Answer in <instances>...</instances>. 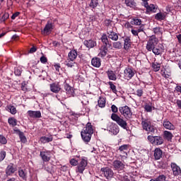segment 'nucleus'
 I'll list each match as a JSON object with an SVG mask.
<instances>
[{
    "instance_id": "f03ea898",
    "label": "nucleus",
    "mask_w": 181,
    "mask_h": 181,
    "mask_svg": "<svg viewBox=\"0 0 181 181\" xmlns=\"http://www.w3.org/2000/svg\"><path fill=\"white\" fill-rule=\"evenodd\" d=\"M93 134H94V129L93 128V124H91V122H88L86 127H83L82 131L81 132V136L83 142H86V144H88V142L91 141Z\"/></svg>"
},
{
    "instance_id": "052dcab7",
    "label": "nucleus",
    "mask_w": 181,
    "mask_h": 181,
    "mask_svg": "<svg viewBox=\"0 0 181 181\" xmlns=\"http://www.w3.org/2000/svg\"><path fill=\"white\" fill-rule=\"evenodd\" d=\"M21 15V12L17 11L16 13H14L12 16H11V19L13 21H15V19H16V18H18V16Z\"/></svg>"
},
{
    "instance_id": "4be33fe9",
    "label": "nucleus",
    "mask_w": 181,
    "mask_h": 181,
    "mask_svg": "<svg viewBox=\"0 0 181 181\" xmlns=\"http://www.w3.org/2000/svg\"><path fill=\"white\" fill-rule=\"evenodd\" d=\"M109 131L113 134V135H117L119 133V127H118L117 124L112 123L110 125Z\"/></svg>"
},
{
    "instance_id": "8fccbe9b",
    "label": "nucleus",
    "mask_w": 181,
    "mask_h": 181,
    "mask_svg": "<svg viewBox=\"0 0 181 181\" xmlns=\"http://www.w3.org/2000/svg\"><path fill=\"white\" fill-rule=\"evenodd\" d=\"M136 95L137 97H142L144 95V89L142 88L137 89L136 90Z\"/></svg>"
},
{
    "instance_id": "13d9d810",
    "label": "nucleus",
    "mask_w": 181,
    "mask_h": 181,
    "mask_svg": "<svg viewBox=\"0 0 181 181\" xmlns=\"http://www.w3.org/2000/svg\"><path fill=\"white\" fill-rule=\"evenodd\" d=\"M40 60L42 64H46V63H47V58L45 56H42Z\"/></svg>"
},
{
    "instance_id": "4468645a",
    "label": "nucleus",
    "mask_w": 181,
    "mask_h": 181,
    "mask_svg": "<svg viewBox=\"0 0 181 181\" xmlns=\"http://www.w3.org/2000/svg\"><path fill=\"white\" fill-rule=\"evenodd\" d=\"M151 52H153V53L156 56H162V53H163V52H165V47L163 45L159 44L155 48H153L151 49Z\"/></svg>"
},
{
    "instance_id": "338daca9",
    "label": "nucleus",
    "mask_w": 181,
    "mask_h": 181,
    "mask_svg": "<svg viewBox=\"0 0 181 181\" xmlns=\"http://www.w3.org/2000/svg\"><path fill=\"white\" fill-rule=\"evenodd\" d=\"M175 91H177V93H181V86H177L175 87Z\"/></svg>"
},
{
    "instance_id": "680f3d73",
    "label": "nucleus",
    "mask_w": 181,
    "mask_h": 181,
    "mask_svg": "<svg viewBox=\"0 0 181 181\" xmlns=\"http://www.w3.org/2000/svg\"><path fill=\"white\" fill-rule=\"evenodd\" d=\"M36 52H37V48L35 46H33L29 50V53L30 54L36 53Z\"/></svg>"
},
{
    "instance_id": "79ce46f5",
    "label": "nucleus",
    "mask_w": 181,
    "mask_h": 181,
    "mask_svg": "<svg viewBox=\"0 0 181 181\" xmlns=\"http://www.w3.org/2000/svg\"><path fill=\"white\" fill-rule=\"evenodd\" d=\"M151 67L153 71H159L160 70V64L158 62H153Z\"/></svg>"
},
{
    "instance_id": "a211bd4d",
    "label": "nucleus",
    "mask_w": 181,
    "mask_h": 181,
    "mask_svg": "<svg viewBox=\"0 0 181 181\" xmlns=\"http://www.w3.org/2000/svg\"><path fill=\"white\" fill-rule=\"evenodd\" d=\"M129 149V144H124L122 146H120L118 148V151L119 153H121L120 156H128V153H127V151Z\"/></svg>"
},
{
    "instance_id": "7c9ffc66",
    "label": "nucleus",
    "mask_w": 181,
    "mask_h": 181,
    "mask_svg": "<svg viewBox=\"0 0 181 181\" xmlns=\"http://www.w3.org/2000/svg\"><path fill=\"white\" fill-rule=\"evenodd\" d=\"M100 52L98 54L100 57H105L107 56V53H108V47L102 46L100 49Z\"/></svg>"
},
{
    "instance_id": "f704fd0d",
    "label": "nucleus",
    "mask_w": 181,
    "mask_h": 181,
    "mask_svg": "<svg viewBox=\"0 0 181 181\" xmlns=\"http://www.w3.org/2000/svg\"><path fill=\"white\" fill-rule=\"evenodd\" d=\"M64 64L65 66H67L68 67H69L70 69H73V67H74L76 66V64H77L76 62H74V60H71L70 59H67L65 62H64Z\"/></svg>"
},
{
    "instance_id": "4c0bfd02",
    "label": "nucleus",
    "mask_w": 181,
    "mask_h": 181,
    "mask_svg": "<svg viewBox=\"0 0 181 181\" xmlns=\"http://www.w3.org/2000/svg\"><path fill=\"white\" fill-rule=\"evenodd\" d=\"M107 74L109 80H112L113 81H115V80H117V75H115L114 71H107Z\"/></svg>"
},
{
    "instance_id": "5fc2aeb1",
    "label": "nucleus",
    "mask_w": 181,
    "mask_h": 181,
    "mask_svg": "<svg viewBox=\"0 0 181 181\" xmlns=\"http://www.w3.org/2000/svg\"><path fill=\"white\" fill-rule=\"evenodd\" d=\"M14 74L16 76H21L22 74V69L21 68H15Z\"/></svg>"
},
{
    "instance_id": "0eeeda50",
    "label": "nucleus",
    "mask_w": 181,
    "mask_h": 181,
    "mask_svg": "<svg viewBox=\"0 0 181 181\" xmlns=\"http://www.w3.org/2000/svg\"><path fill=\"white\" fill-rule=\"evenodd\" d=\"M148 141L152 144V145H162L164 142L165 140L163 139V137L160 136H148L147 137Z\"/></svg>"
},
{
    "instance_id": "1a4fd4ad",
    "label": "nucleus",
    "mask_w": 181,
    "mask_h": 181,
    "mask_svg": "<svg viewBox=\"0 0 181 181\" xmlns=\"http://www.w3.org/2000/svg\"><path fill=\"white\" fill-rule=\"evenodd\" d=\"M100 171L102 175L107 180L111 179L114 176V171L108 167L102 168Z\"/></svg>"
},
{
    "instance_id": "393cba45",
    "label": "nucleus",
    "mask_w": 181,
    "mask_h": 181,
    "mask_svg": "<svg viewBox=\"0 0 181 181\" xmlns=\"http://www.w3.org/2000/svg\"><path fill=\"white\" fill-rule=\"evenodd\" d=\"M83 44L88 49H93V47L97 45V42L93 40H86L83 42Z\"/></svg>"
},
{
    "instance_id": "58836bf2",
    "label": "nucleus",
    "mask_w": 181,
    "mask_h": 181,
    "mask_svg": "<svg viewBox=\"0 0 181 181\" xmlns=\"http://www.w3.org/2000/svg\"><path fill=\"white\" fill-rule=\"evenodd\" d=\"M6 110L7 111H9V112H11V114H12L13 115H15V114L18 112V111L16 110V107L12 105H7Z\"/></svg>"
},
{
    "instance_id": "6e6d98bb",
    "label": "nucleus",
    "mask_w": 181,
    "mask_h": 181,
    "mask_svg": "<svg viewBox=\"0 0 181 181\" xmlns=\"http://www.w3.org/2000/svg\"><path fill=\"white\" fill-rule=\"evenodd\" d=\"M144 110L146 112H152V106L151 105H145Z\"/></svg>"
},
{
    "instance_id": "603ef678",
    "label": "nucleus",
    "mask_w": 181,
    "mask_h": 181,
    "mask_svg": "<svg viewBox=\"0 0 181 181\" xmlns=\"http://www.w3.org/2000/svg\"><path fill=\"white\" fill-rule=\"evenodd\" d=\"M69 163L72 165V166H78V161L77 160H76L75 158H71L69 161Z\"/></svg>"
},
{
    "instance_id": "2eb2a0df",
    "label": "nucleus",
    "mask_w": 181,
    "mask_h": 181,
    "mask_svg": "<svg viewBox=\"0 0 181 181\" xmlns=\"http://www.w3.org/2000/svg\"><path fill=\"white\" fill-rule=\"evenodd\" d=\"M49 89L52 93H54V94L59 93L62 90V86H60L59 83H52L49 84Z\"/></svg>"
},
{
    "instance_id": "864d4df0",
    "label": "nucleus",
    "mask_w": 181,
    "mask_h": 181,
    "mask_svg": "<svg viewBox=\"0 0 181 181\" xmlns=\"http://www.w3.org/2000/svg\"><path fill=\"white\" fill-rule=\"evenodd\" d=\"M7 19H9V13H4L1 21V22H5Z\"/></svg>"
},
{
    "instance_id": "c756f323",
    "label": "nucleus",
    "mask_w": 181,
    "mask_h": 181,
    "mask_svg": "<svg viewBox=\"0 0 181 181\" xmlns=\"http://www.w3.org/2000/svg\"><path fill=\"white\" fill-rule=\"evenodd\" d=\"M77 50L76 49H72L71 50L69 54H68V59H69L70 60H75L77 59Z\"/></svg>"
},
{
    "instance_id": "a878e982",
    "label": "nucleus",
    "mask_w": 181,
    "mask_h": 181,
    "mask_svg": "<svg viewBox=\"0 0 181 181\" xmlns=\"http://www.w3.org/2000/svg\"><path fill=\"white\" fill-rule=\"evenodd\" d=\"M91 64L93 67L99 68L101 66V59L98 57L93 58L91 60Z\"/></svg>"
},
{
    "instance_id": "ea45409f",
    "label": "nucleus",
    "mask_w": 181,
    "mask_h": 181,
    "mask_svg": "<svg viewBox=\"0 0 181 181\" xmlns=\"http://www.w3.org/2000/svg\"><path fill=\"white\" fill-rule=\"evenodd\" d=\"M131 25H134L136 26H141V25H142V20L139 19L137 18H132L131 21Z\"/></svg>"
},
{
    "instance_id": "774afa93",
    "label": "nucleus",
    "mask_w": 181,
    "mask_h": 181,
    "mask_svg": "<svg viewBox=\"0 0 181 181\" xmlns=\"http://www.w3.org/2000/svg\"><path fill=\"white\" fill-rule=\"evenodd\" d=\"M177 39L178 40L179 43L181 44V34L177 35Z\"/></svg>"
},
{
    "instance_id": "dca6fc26",
    "label": "nucleus",
    "mask_w": 181,
    "mask_h": 181,
    "mask_svg": "<svg viewBox=\"0 0 181 181\" xmlns=\"http://www.w3.org/2000/svg\"><path fill=\"white\" fill-rule=\"evenodd\" d=\"M50 153H51L50 151H47V150L40 151V156L43 160V162H49L50 160L51 159Z\"/></svg>"
},
{
    "instance_id": "a18cd8bd",
    "label": "nucleus",
    "mask_w": 181,
    "mask_h": 181,
    "mask_svg": "<svg viewBox=\"0 0 181 181\" xmlns=\"http://www.w3.org/2000/svg\"><path fill=\"white\" fill-rule=\"evenodd\" d=\"M108 84L110 86V90H112V93H114V94H117V86H115V85H114V83L112 81L108 82Z\"/></svg>"
},
{
    "instance_id": "f257e3e1",
    "label": "nucleus",
    "mask_w": 181,
    "mask_h": 181,
    "mask_svg": "<svg viewBox=\"0 0 181 181\" xmlns=\"http://www.w3.org/2000/svg\"><path fill=\"white\" fill-rule=\"evenodd\" d=\"M111 110L113 113L111 115V119L112 121H115L123 129H126V131H128V123L127 122V120L124 119V118L119 117L117 114L118 112V107L115 105H112Z\"/></svg>"
},
{
    "instance_id": "a19ab883",
    "label": "nucleus",
    "mask_w": 181,
    "mask_h": 181,
    "mask_svg": "<svg viewBox=\"0 0 181 181\" xmlns=\"http://www.w3.org/2000/svg\"><path fill=\"white\" fill-rule=\"evenodd\" d=\"M98 104L100 108H104L105 107V98L100 97L98 100Z\"/></svg>"
},
{
    "instance_id": "cd10ccee",
    "label": "nucleus",
    "mask_w": 181,
    "mask_h": 181,
    "mask_svg": "<svg viewBox=\"0 0 181 181\" xmlns=\"http://www.w3.org/2000/svg\"><path fill=\"white\" fill-rule=\"evenodd\" d=\"M105 26H106V32L108 30H112L114 27L112 26V21L110 19H106L104 21Z\"/></svg>"
},
{
    "instance_id": "09e8293b",
    "label": "nucleus",
    "mask_w": 181,
    "mask_h": 181,
    "mask_svg": "<svg viewBox=\"0 0 181 181\" xmlns=\"http://www.w3.org/2000/svg\"><path fill=\"white\" fill-rule=\"evenodd\" d=\"M0 144L2 145H6V144H8V140H6V138L2 134L0 135Z\"/></svg>"
},
{
    "instance_id": "4d7b16f0",
    "label": "nucleus",
    "mask_w": 181,
    "mask_h": 181,
    "mask_svg": "<svg viewBox=\"0 0 181 181\" xmlns=\"http://www.w3.org/2000/svg\"><path fill=\"white\" fill-rule=\"evenodd\" d=\"M54 67L56 71H57V73H60V70L62 69V66L60 65V64H59V63L54 64Z\"/></svg>"
},
{
    "instance_id": "20e7f679",
    "label": "nucleus",
    "mask_w": 181,
    "mask_h": 181,
    "mask_svg": "<svg viewBox=\"0 0 181 181\" xmlns=\"http://www.w3.org/2000/svg\"><path fill=\"white\" fill-rule=\"evenodd\" d=\"M141 125L143 129L148 132V134H151V135H153V134H155V132L157 131L156 127L153 126V124H152V122H151V121L148 119L142 121Z\"/></svg>"
},
{
    "instance_id": "bb28decb",
    "label": "nucleus",
    "mask_w": 181,
    "mask_h": 181,
    "mask_svg": "<svg viewBox=\"0 0 181 181\" xmlns=\"http://www.w3.org/2000/svg\"><path fill=\"white\" fill-rule=\"evenodd\" d=\"M163 139H166V141H168V142H170L172 141V138H173V134L169 131H164L163 134Z\"/></svg>"
},
{
    "instance_id": "3c124183",
    "label": "nucleus",
    "mask_w": 181,
    "mask_h": 181,
    "mask_svg": "<svg viewBox=\"0 0 181 181\" xmlns=\"http://www.w3.org/2000/svg\"><path fill=\"white\" fill-rule=\"evenodd\" d=\"M5 158H6V151H1L0 152V162H2V160H4V159H5Z\"/></svg>"
},
{
    "instance_id": "bf43d9fd",
    "label": "nucleus",
    "mask_w": 181,
    "mask_h": 181,
    "mask_svg": "<svg viewBox=\"0 0 181 181\" xmlns=\"http://www.w3.org/2000/svg\"><path fill=\"white\" fill-rule=\"evenodd\" d=\"M153 30L155 35H159L160 33V27H156L153 28Z\"/></svg>"
},
{
    "instance_id": "2f4dec72",
    "label": "nucleus",
    "mask_w": 181,
    "mask_h": 181,
    "mask_svg": "<svg viewBox=\"0 0 181 181\" xmlns=\"http://www.w3.org/2000/svg\"><path fill=\"white\" fill-rule=\"evenodd\" d=\"M101 41H102V43H103V45L102 46H105V47H107V46H109L110 41L108 40V35L107 34L103 33L102 35Z\"/></svg>"
},
{
    "instance_id": "412c9836",
    "label": "nucleus",
    "mask_w": 181,
    "mask_h": 181,
    "mask_svg": "<svg viewBox=\"0 0 181 181\" xmlns=\"http://www.w3.org/2000/svg\"><path fill=\"white\" fill-rule=\"evenodd\" d=\"M163 126L164 127V128H165V129H169L170 131H175V129H176L175 125H173V124H172V122H170L168 119L163 120Z\"/></svg>"
},
{
    "instance_id": "f8f14e48",
    "label": "nucleus",
    "mask_w": 181,
    "mask_h": 181,
    "mask_svg": "<svg viewBox=\"0 0 181 181\" xmlns=\"http://www.w3.org/2000/svg\"><path fill=\"white\" fill-rule=\"evenodd\" d=\"M112 166L115 170H124L125 169V165L119 160H115L112 163Z\"/></svg>"
},
{
    "instance_id": "9d476101",
    "label": "nucleus",
    "mask_w": 181,
    "mask_h": 181,
    "mask_svg": "<svg viewBox=\"0 0 181 181\" xmlns=\"http://www.w3.org/2000/svg\"><path fill=\"white\" fill-rule=\"evenodd\" d=\"M53 23L52 21H48L47 24L45 25V27L44 28L43 30H42V35H49L50 33H52V30H53Z\"/></svg>"
},
{
    "instance_id": "de8ad7c7",
    "label": "nucleus",
    "mask_w": 181,
    "mask_h": 181,
    "mask_svg": "<svg viewBox=\"0 0 181 181\" xmlns=\"http://www.w3.org/2000/svg\"><path fill=\"white\" fill-rule=\"evenodd\" d=\"M19 138L21 139V142L23 144H26V142H28V139H26V136L23 132L19 135Z\"/></svg>"
},
{
    "instance_id": "e433bc0d",
    "label": "nucleus",
    "mask_w": 181,
    "mask_h": 181,
    "mask_svg": "<svg viewBox=\"0 0 181 181\" xmlns=\"http://www.w3.org/2000/svg\"><path fill=\"white\" fill-rule=\"evenodd\" d=\"M53 141V137H46V136H41L40 138V142L41 144H47L49 142H52Z\"/></svg>"
},
{
    "instance_id": "69168bd1",
    "label": "nucleus",
    "mask_w": 181,
    "mask_h": 181,
    "mask_svg": "<svg viewBox=\"0 0 181 181\" xmlns=\"http://www.w3.org/2000/svg\"><path fill=\"white\" fill-rule=\"evenodd\" d=\"M67 169H68V168H67L66 165H63V166L61 167V170L62 172H67Z\"/></svg>"
},
{
    "instance_id": "423d86ee",
    "label": "nucleus",
    "mask_w": 181,
    "mask_h": 181,
    "mask_svg": "<svg viewBox=\"0 0 181 181\" xmlns=\"http://www.w3.org/2000/svg\"><path fill=\"white\" fill-rule=\"evenodd\" d=\"M158 43H159V40H158L156 36L152 35L151 37H150L146 47L148 52H152V49L158 46Z\"/></svg>"
},
{
    "instance_id": "9b49d317",
    "label": "nucleus",
    "mask_w": 181,
    "mask_h": 181,
    "mask_svg": "<svg viewBox=\"0 0 181 181\" xmlns=\"http://www.w3.org/2000/svg\"><path fill=\"white\" fill-rule=\"evenodd\" d=\"M64 88L66 91V93L68 94L69 97H74L75 93L74 89L71 87L69 83H67L66 81L64 82Z\"/></svg>"
},
{
    "instance_id": "473e14b6",
    "label": "nucleus",
    "mask_w": 181,
    "mask_h": 181,
    "mask_svg": "<svg viewBox=\"0 0 181 181\" xmlns=\"http://www.w3.org/2000/svg\"><path fill=\"white\" fill-rule=\"evenodd\" d=\"M163 152L162 150L159 148H156L154 151V158L156 160H159L162 158Z\"/></svg>"
},
{
    "instance_id": "6e6552de",
    "label": "nucleus",
    "mask_w": 181,
    "mask_h": 181,
    "mask_svg": "<svg viewBox=\"0 0 181 181\" xmlns=\"http://www.w3.org/2000/svg\"><path fill=\"white\" fill-rule=\"evenodd\" d=\"M16 170H18V168L16 167V165H15V164L11 163L6 167V168L5 170V173H6V177H8V176H13V173H15V172H16Z\"/></svg>"
},
{
    "instance_id": "72a5a7b5",
    "label": "nucleus",
    "mask_w": 181,
    "mask_h": 181,
    "mask_svg": "<svg viewBox=\"0 0 181 181\" xmlns=\"http://www.w3.org/2000/svg\"><path fill=\"white\" fill-rule=\"evenodd\" d=\"M124 4L129 8H136V2H135V0H124Z\"/></svg>"
},
{
    "instance_id": "b1692460",
    "label": "nucleus",
    "mask_w": 181,
    "mask_h": 181,
    "mask_svg": "<svg viewBox=\"0 0 181 181\" xmlns=\"http://www.w3.org/2000/svg\"><path fill=\"white\" fill-rule=\"evenodd\" d=\"M124 49L127 52L131 49V46L132 45V42L131 41V37H126L124 40Z\"/></svg>"
},
{
    "instance_id": "aec40b11",
    "label": "nucleus",
    "mask_w": 181,
    "mask_h": 181,
    "mask_svg": "<svg viewBox=\"0 0 181 181\" xmlns=\"http://www.w3.org/2000/svg\"><path fill=\"white\" fill-rule=\"evenodd\" d=\"M27 114L30 118H42V112L40 110H28Z\"/></svg>"
},
{
    "instance_id": "c9c22d12",
    "label": "nucleus",
    "mask_w": 181,
    "mask_h": 181,
    "mask_svg": "<svg viewBox=\"0 0 181 181\" xmlns=\"http://www.w3.org/2000/svg\"><path fill=\"white\" fill-rule=\"evenodd\" d=\"M155 19L156 21H159L160 22L166 19V16L165 15V13L160 12L155 15Z\"/></svg>"
},
{
    "instance_id": "5701e85b",
    "label": "nucleus",
    "mask_w": 181,
    "mask_h": 181,
    "mask_svg": "<svg viewBox=\"0 0 181 181\" xmlns=\"http://www.w3.org/2000/svg\"><path fill=\"white\" fill-rule=\"evenodd\" d=\"M143 6L146 8L147 13H149V12H153V13H156V10L158 9V6L155 4L149 5L148 3L147 5Z\"/></svg>"
},
{
    "instance_id": "49530a36",
    "label": "nucleus",
    "mask_w": 181,
    "mask_h": 181,
    "mask_svg": "<svg viewBox=\"0 0 181 181\" xmlns=\"http://www.w3.org/2000/svg\"><path fill=\"white\" fill-rule=\"evenodd\" d=\"M113 47L114 49H117L118 50H119V49H122V43H121V42L119 41L115 42H113Z\"/></svg>"
},
{
    "instance_id": "37998d69",
    "label": "nucleus",
    "mask_w": 181,
    "mask_h": 181,
    "mask_svg": "<svg viewBox=\"0 0 181 181\" xmlns=\"http://www.w3.org/2000/svg\"><path fill=\"white\" fill-rule=\"evenodd\" d=\"M89 6L92 8V9H95V8L98 6V0H90Z\"/></svg>"
},
{
    "instance_id": "6ab92c4d",
    "label": "nucleus",
    "mask_w": 181,
    "mask_h": 181,
    "mask_svg": "<svg viewBox=\"0 0 181 181\" xmlns=\"http://www.w3.org/2000/svg\"><path fill=\"white\" fill-rule=\"evenodd\" d=\"M135 76V72L131 68H126L124 69V78L126 80H131Z\"/></svg>"
},
{
    "instance_id": "c85d7f7f",
    "label": "nucleus",
    "mask_w": 181,
    "mask_h": 181,
    "mask_svg": "<svg viewBox=\"0 0 181 181\" xmlns=\"http://www.w3.org/2000/svg\"><path fill=\"white\" fill-rule=\"evenodd\" d=\"M18 176L23 179V180H28V173H26L25 170L18 169Z\"/></svg>"
},
{
    "instance_id": "e2e57ef3",
    "label": "nucleus",
    "mask_w": 181,
    "mask_h": 181,
    "mask_svg": "<svg viewBox=\"0 0 181 181\" xmlns=\"http://www.w3.org/2000/svg\"><path fill=\"white\" fill-rule=\"evenodd\" d=\"M21 90L23 91H28V88H26V84H25L24 83L21 84Z\"/></svg>"
},
{
    "instance_id": "7ed1b4c3",
    "label": "nucleus",
    "mask_w": 181,
    "mask_h": 181,
    "mask_svg": "<svg viewBox=\"0 0 181 181\" xmlns=\"http://www.w3.org/2000/svg\"><path fill=\"white\" fill-rule=\"evenodd\" d=\"M119 112L127 121L132 119L133 112L131 110V107L128 105L119 107Z\"/></svg>"
},
{
    "instance_id": "0e129e2a",
    "label": "nucleus",
    "mask_w": 181,
    "mask_h": 181,
    "mask_svg": "<svg viewBox=\"0 0 181 181\" xmlns=\"http://www.w3.org/2000/svg\"><path fill=\"white\" fill-rule=\"evenodd\" d=\"M131 32H132V35L134 36H138V31H137V30L132 29L131 30Z\"/></svg>"
},
{
    "instance_id": "f3484780",
    "label": "nucleus",
    "mask_w": 181,
    "mask_h": 181,
    "mask_svg": "<svg viewBox=\"0 0 181 181\" xmlns=\"http://www.w3.org/2000/svg\"><path fill=\"white\" fill-rule=\"evenodd\" d=\"M106 33L108 37V39H110L114 42H117V40H118V39L119 38V37L118 36V33L114 32V29L106 31Z\"/></svg>"
},
{
    "instance_id": "39448f33",
    "label": "nucleus",
    "mask_w": 181,
    "mask_h": 181,
    "mask_svg": "<svg viewBox=\"0 0 181 181\" xmlns=\"http://www.w3.org/2000/svg\"><path fill=\"white\" fill-rule=\"evenodd\" d=\"M88 165V160H87V158L82 157L80 159L79 162L78 163L76 172L83 175V173H84V170H86V168H87Z\"/></svg>"
},
{
    "instance_id": "ddd939ff",
    "label": "nucleus",
    "mask_w": 181,
    "mask_h": 181,
    "mask_svg": "<svg viewBox=\"0 0 181 181\" xmlns=\"http://www.w3.org/2000/svg\"><path fill=\"white\" fill-rule=\"evenodd\" d=\"M170 166L173 176H181V168L179 165H177V164H176L175 163H171Z\"/></svg>"
},
{
    "instance_id": "c03bdc74",
    "label": "nucleus",
    "mask_w": 181,
    "mask_h": 181,
    "mask_svg": "<svg viewBox=\"0 0 181 181\" xmlns=\"http://www.w3.org/2000/svg\"><path fill=\"white\" fill-rule=\"evenodd\" d=\"M8 122L10 125H12L13 127H16L18 120L13 117H10L8 119Z\"/></svg>"
}]
</instances>
